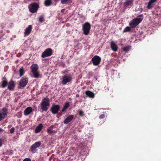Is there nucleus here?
Listing matches in <instances>:
<instances>
[{
  "instance_id": "1",
  "label": "nucleus",
  "mask_w": 161,
  "mask_h": 161,
  "mask_svg": "<svg viewBox=\"0 0 161 161\" xmlns=\"http://www.w3.org/2000/svg\"><path fill=\"white\" fill-rule=\"evenodd\" d=\"M39 67L36 64H32L30 67L32 73L33 77L36 78H41L42 75L38 71Z\"/></svg>"
},
{
  "instance_id": "2",
  "label": "nucleus",
  "mask_w": 161,
  "mask_h": 161,
  "mask_svg": "<svg viewBox=\"0 0 161 161\" xmlns=\"http://www.w3.org/2000/svg\"><path fill=\"white\" fill-rule=\"evenodd\" d=\"M50 106V101L47 97L43 98L41 103V109L42 111H47Z\"/></svg>"
},
{
  "instance_id": "3",
  "label": "nucleus",
  "mask_w": 161,
  "mask_h": 161,
  "mask_svg": "<svg viewBox=\"0 0 161 161\" xmlns=\"http://www.w3.org/2000/svg\"><path fill=\"white\" fill-rule=\"evenodd\" d=\"M41 145V142L37 141L33 144L30 147L29 151L33 153H36Z\"/></svg>"
},
{
  "instance_id": "4",
  "label": "nucleus",
  "mask_w": 161,
  "mask_h": 161,
  "mask_svg": "<svg viewBox=\"0 0 161 161\" xmlns=\"http://www.w3.org/2000/svg\"><path fill=\"white\" fill-rule=\"evenodd\" d=\"M142 20V18H135L131 21L129 25L131 28H135Z\"/></svg>"
},
{
  "instance_id": "5",
  "label": "nucleus",
  "mask_w": 161,
  "mask_h": 161,
  "mask_svg": "<svg viewBox=\"0 0 161 161\" xmlns=\"http://www.w3.org/2000/svg\"><path fill=\"white\" fill-rule=\"evenodd\" d=\"M39 7V5L36 3H31L29 4L28 8L30 12L33 13H36Z\"/></svg>"
},
{
  "instance_id": "6",
  "label": "nucleus",
  "mask_w": 161,
  "mask_h": 161,
  "mask_svg": "<svg viewBox=\"0 0 161 161\" xmlns=\"http://www.w3.org/2000/svg\"><path fill=\"white\" fill-rule=\"evenodd\" d=\"M8 113V108H3L1 110H0V121L4 119L7 116Z\"/></svg>"
},
{
  "instance_id": "7",
  "label": "nucleus",
  "mask_w": 161,
  "mask_h": 161,
  "mask_svg": "<svg viewBox=\"0 0 161 161\" xmlns=\"http://www.w3.org/2000/svg\"><path fill=\"white\" fill-rule=\"evenodd\" d=\"M72 80V77L70 74H66L62 77V83L64 85H66L67 83L70 82Z\"/></svg>"
},
{
  "instance_id": "8",
  "label": "nucleus",
  "mask_w": 161,
  "mask_h": 161,
  "mask_svg": "<svg viewBox=\"0 0 161 161\" xmlns=\"http://www.w3.org/2000/svg\"><path fill=\"white\" fill-rule=\"evenodd\" d=\"M91 29V25L88 22L85 23L83 25L82 30L84 34L86 35H88Z\"/></svg>"
},
{
  "instance_id": "9",
  "label": "nucleus",
  "mask_w": 161,
  "mask_h": 161,
  "mask_svg": "<svg viewBox=\"0 0 161 161\" xmlns=\"http://www.w3.org/2000/svg\"><path fill=\"white\" fill-rule=\"evenodd\" d=\"M53 53V50L50 48H47L45 49L42 54L41 57L43 58L50 56Z\"/></svg>"
},
{
  "instance_id": "10",
  "label": "nucleus",
  "mask_w": 161,
  "mask_h": 161,
  "mask_svg": "<svg viewBox=\"0 0 161 161\" xmlns=\"http://www.w3.org/2000/svg\"><path fill=\"white\" fill-rule=\"evenodd\" d=\"M93 64L95 66L98 65L101 61V58L97 55L94 56L92 58Z\"/></svg>"
},
{
  "instance_id": "11",
  "label": "nucleus",
  "mask_w": 161,
  "mask_h": 161,
  "mask_svg": "<svg viewBox=\"0 0 161 161\" xmlns=\"http://www.w3.org/2000/svg\"><path fill=\"white\" fill-rule=\"evenodd\" d=\"M28 78L25 76L21 78L19 81V85L21 87H24L28 83Z\"/></svg>"
},
{
  "instance_id": "12",
  "label": "nucleus",
  "mask_w": 161,
  "mask_h": 161,
  "mask_svg": "<svg viewBox=\"0 0 161 161\" xmlns=\"http://www.w3.org/2000/svg\"><path fill=\"white\" fill-rule=\"evenodd\" d=\"M60 108L59 105L53 104L51 107L50 110L53 114H56L58 113Z\"/></svg>"
},
{
  "instance_id": "13",
  "label": "nucleus",
  "mask_w": 161,
  "mask_h": 161,
  "mask_svg": "<svg viewBox=\"0 0 161 161\" xmlns=\"http://www.w3.org/2000/svg\"><path fill=\"white\" fill-rule=\"evenodd\" d=\"M15 82L12 80H11L8 83V88L10 91L14 90V88L15 86Z\"/></svg>"
},
{
  "instance_id": "14",
  "label": "nucleus",
  "mask_w": 161,
  "mask_h": 161,
  "mask_svg": "<svg viewBox=\"0 0 161 161\" xmlns=\"http://www.w3.org/2000/svg\"><path fill=\"white\" fill-rule=\"evenodd\" d=\"M33 111V109L31 107H28L26 108L24 112V114L25 116L29 115Z\"/></svg>"
},
{
  "instance_id": "15",
  "label": "nucleus",
  "mask_w": 161,
  "mask_h": 161,
  "mask_svg": "<svg viewBox=\"0 0 161 161\" xmlns=\"http://www.w3.org/2000/svg\"><path fill=\"white\" fill-rule=\"evenodd\" d=\"M8 83L7 79L5 77L3 78L2 81L0 83V87L5 88L7 86Z\"/></svg>"
},
{
  "instance_id": "16",
  "label": "nucleus",
  "mask_w": 161,
  "mask_h": 161,
  "mask_svg": "<svg viewBox=\"0 0 161 161\" xmlns=\"http://www.w3.org/2000/svg\"><path fill=\"white\" fill-rule=\"evenodd\" d=\"M110 47L111 49L114 52H116L118 51V47L117 44L114 42H111L110 43Z\"/></svg>"
},
{
  "instance_id": "17",
  "label": "nucleus",
  "mask_w": 161,
  "mask_h": 161,
  "mask_svg": "<svg viewBox=\"0 0 161 161\" xmlns=\"http://www.w3.org/2000/svg\"><path fill=\"white\" fill-rule=\"evenodd\" d=\"M74 117L73 115H70L68 116L64 120V123L65 124H67L72 120Z\"/></svg>"
},
{
  "instance_id": "18",
  "label": "nucleus",
  "mask_w": 161,
  "mask_h": 161,
  "mask_svg": "<svg viewBox=\"0 0 161 161\" xmlns=\"http://www.w3.org/2000/svg\"><path fill=\"white\" fill-rule=\"evenodd\" d=\"M32 29V26L29 25L25 30L24 34L25 36L29 35Z\"/></svg>"
},
{
  "instance_id": "19",
  "label": "nucleus",
  "mask_w": 161,
  "mask_h": 161,
  "mask_svg": "<svg viewBox=\"0 0 161 161\" xmlns=\"http://www.w3.org/2000/svg\"><path fill=\"white\" fill-rule=\"evenodd\" d=\"M85 94L87 97L90 98H93L94 97V94L90 91H86Z\"/></svg>"
},
{
  "instance_id": "20",
  "label": "nucleus",
  "mask_w": 161,
  "mask_h": 161,
  "mask_svg": "<svg viewBox=\"0 0 161 161\" xmlns=\"http://www.w3.org/2000/svg\"><path fill=\"white\" fill-rule=\"evenodd\" d=\"M134 0H126L124 4L125 6L127 7L130 5L132 6L133 5V2Z\"/></svg>"
},
{
  "instance_id": "21",
  "label": "nucleus",
  "mask_w": 161,
  "mask_h": 161,
  "mask_svg": "<svg viewBox=\"0 0 161 161\" xmlns=\"http://www.w3.org/2000/svg\"><path fill=\"white\" fill-rule=\"evenodd\" d=\"M43 127L42 124H39L35 129V133H37L40 132L42 130Z\"/></svg>"
},
{
  "instance_id": "22",
  "label": "nucleus",
  "mask_w": 161,
  "mask_h": 161,
  "mask_svg": "<svg viewBox=\"0 0 161 161\" xmlns=\"http://www.w3.org/2000/svg\"><path fill=\"white\" fill-rule=\"evenodd\" d=\"M157 0H150L148 3L147 8L148 9H151L152 7V5L153 3H155Z\"/></svg>"
},
{
  "instance_id": "23",
  "label": "nucleus",
  "mask_w": 161,
  "mask_h": 161,
  "mask_svg": "<svg viewBox=\"0 0 161 161\" xmlns=\"http://www.w3.org/2000/svg\"><path fill=\"white\" fill-rule=\"evenodd\" d=\"M19 75L20 77L23 76L25 73V71L23 67H21L19 70Z\"/></svg>"
},
{
  "instance_id": "24",
  "label": "nucleus",
  "mask_w": 161,
  "mask_h": 161,
  "mask_svg": "<svg viewBox=\"0 0 161 161\" xmlns=\"http://www.w3.org/2000/svg\"><path fill=\"white\" fill-rule=\"evenodd\" d=\"M47 131L49 134H51L53 133H56L57 132V131L55 130H53L52 129L48 128L47 129Z\"/></svg>"
},
{
  "instance_id": "25",
  "label": "nucleus",
  "mask_w": 161,
  "mask_h": 161,
  "mask_svg": "<svg viewBox=\"0 0 161 161\" xmlns=\"http://www.w3.org/2000/svg\"><path fill=\"white\" fill-rule=\"evenodd\" d=\"M52 3V0H45L44 2V5L46 6H50Z\"/></svg>"
},
{
  "instance_id": "26",
  "label": "nucleus",
  "mask_w": 161,
  "mask_h": 161,
  "mask_svg": "<svg viewBox=\"0 0 161 161\" xmlns=\"http://www.w3.org/2000/svg\"><path fill=\"white\" fill-rule=\"evenodd\" d=\"M69 103H66L64 106L63 109L61 110L62 112H64L65 110H66L69 107Z\"/></svg>"
},
{
  "instance_id": "27",
  "label": "nucleus",
  "mask_w": 161,
  "mask_h": 161,
  "mask_svg": "<svg viewBox=\"0 0 161 161\" xmlns=\"http://www.w3.org/2000/svg\"><path fill=\"white\" fill-rule=\"evenodd\" d=\"M71 0H61V3L63 4L69 3Z\"/></svg>"
},
{
  "instance_id": "28",
  "label": "nucleus",
  "mask_w": 161,
  "mask_h": 161,
  "mask_svg": "<svg viewBox=\"0 0 161 161\" xmlns=\"http://www.w3.org/2000/svg\"><path fill=\"white\" fill-rule=\"evenodd\" d=\"M131 30L130 27L127 26L123 30V32L130 31Z\"/></svg>"
},
{
  "instance_id": "29",
  "label": "nucleus",
  "mask_w": 161,
  "mask_h": 161,
  "mask_svg": "<svg viewBox=\"0 0 161 161\" xmlns=\"http://www.w3.org/2000/svg\"><path fill=\"white\" fill-rule=\"evenodd\" d=\"M130 49V46H127L124 47L123 48V50L125 52H127Z\"/></svg>"
},
{
  "instance_id": "30",
  "label": "nucleus",
  "mask_w": 161,
  "mask_h": 161,
  "mask_svg": "<svg viewBox=\"0 0 161 161\" xmlns=\"http://www.w3.org/2000/svg\"><path fill=\"white\" fill-rule=\"evenodd\" d=\"M78 112L79 115L81 116H83L84 115L83 112L81 110H79Z\"/></svg>"
},
{
  "instance_id": "31",
  "label": "nucleus",
  "mask_w": 161,
  "mask_h": 161,
  "mask_svg": "<svg viewBox=\"0 0 161 161\" xmlns=\"http://www.w3.org/2000/svg\"><path fill=\"white\" fill-rule=\"evenodd\" d=\"M39 21L41 23L43 22L44 21V18L42 16L40 17L39 18Z\"/></svg>"
},
{
  "instance_id": "32",
  "label": "nucleus",
  "mask_w": 161,
  "mask_h": 161,
  "mask_svg": "<svg viewBox=\"0 0 161 161\" xmlns=\"http://www.w3.org/2000/svg\"><path fill=\"white\" fill-rule=\"evenodd\" d=\"M57 124H55L53 125H51L48 128H50V129H53V128H56L57 126Z\"/></svg>"
},
{
  "instance_id": "33",
  "label": "nucleus",
  "mask_w": 161,
  "mask_h": 161,
  "mask_svg": "<svg viewBox=\"0 0 161 161\" xmlns=\"http://www.w3.org/2000/svg\"><path fill=\"white\" fill-rule=\"evenodd\" d=\"M15 130V128L14 127H13L11 128V129L10 130V132L11 134L13 133Z\"/></svg>"
},
{
  "instance_id": "34",
  "label": "nucleus",
  "mask_w": 161,
  "mask_h": 161,
  "mask_svg": "<svg viewBox=\"0 0 161 161\" xmlns=\"http://www.w3.org/2000/svg\"><path fill=\"white\" fill-rule=\"evenodd\" d=\"M23 161H31V159L29 158H25Z\"/></svg>"
},
{
  "instance_id": "35",
  "label": "nucleus",
  "mask_w": 161,
  "mask_h": 161,
  "mask_svg": "<svg viewBox=\"0 0 161 161\" xmlns=\"http://www.w3.org/2000/svg\"><path fill=\"white\" fill-rule=\"evenodd\" d=\"M105 117V115L104 114H102L99 116V118L100 119H102Z\"/></svg>"
},
{
  "instance_id": "36",
  "label": "nucleus",
  "mask_w": 161,
  "mask_h": 161,
  "mask_svg": "<svg viewBox=\"0 0 161 161\" xmlns=\"http://www.w3.org/2000/svg\"><path fill=\"white\" fill-rule=\"evenodd\" d=\"M2 140L1 139H0V147L2 146Z\"/></svg>"
},
{
  "instance_id": "37",
  "label": "nucleus",
  "mask_w": 161,
  "mask_h": 161,
  "mask_svg": "<svg viewBox=\"0 0 161 161\" xmlns=\"http://www.w3.org/2000/svg\"><path fill=\"white\" fill-rule=\"evenodd\" d=\"M79 94H77L76 95V97H79Z\"/></svg>"
},
{
  "instance_id": "38",
  "label": "nucleus",
  "mask_w": 161,
  "mask_h": 161,
  "mask_svg": "<svg viewBox=\"0 0 161 161\" xmlns=\"http://www.w3.org/2000/svg\"><path fill=\"white\" fill-rule=\"evenodd\" d=\"M12 126V125H8V128H10Z\"/></svg>"
},
{
  "instance_id": "39",
  "label": "nucleus",
  "mask_w": 161,
  "mask_h": 161,
  "mask_svg": "<svg viewBox=\"0 0 161 161\" xmlns=\"http://www.w3.org/2000/svg\"><path fill=\"white\" fill-rule=\"evenodd\" d=\"M65 10V9H62L61 10V12H63Z\"/></svg>"
},
{
  "instance_id": "40",
  "label": "nucleus",
  "mask_w": 161,
  "mask_h": 161,
  "mask_svg": "<svg viewBox=\"0 0 161 161\" xmlns=\"http://www.w3.org/2000/svg\"><path fill=\"white\" fill-rule=\"evenodd\" d=\"M2 130V128H0V132Z\"/></svg>"
},
{
  "instance_id": "41",
  "label": "nucleus",
  "mask_w": 161,
  "mask_h": 161,
  "mask_svg": "<svg viewBox=\"0 0 161 161\" xmlns=\"http://www.w3.org/2000/svg\"><path fill=\"white\" fill-rule=\"evenodd\" d=\"M18 114H20V117H21V113H18Z\"/></svg>"
},
{
  "instance_id": "42",
  "label": "nucleus",
  "mask_w": 161,
  "mask_h": 161,
  "mask_svg": "<svg viewBox=\"0 0 161 161\" xmlns=\"http://www.w3.org/2000/svg\"><path fill=\"white\" fill-rule=\"evenodd\" d=\"M140 16H143V15H142V14L141 15H140Z\"/></svg>"
}]
</instances>
